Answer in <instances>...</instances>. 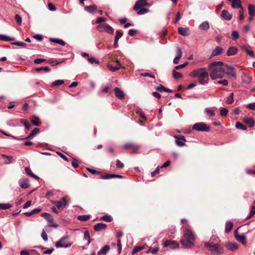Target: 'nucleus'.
I'll use <instances>...</instances> for the list:
<instances>
[{
	"label": "nucleus",
	"mask_w": 255,
	"mask_h": 255,
	"mask_svg": "<svg viewBox=\"0 0 255 255\" xmlns=\"http://www.w3.org/2000/svg\"><path fill=\"white\" fill-rule=\"evenodd\" d=\"M142 249H143V248L142 247H140V246L135 247L132 251V254L133 255V254L141 251Z\"/></svg>",
	"instance_id": "obj_54"
},
{
	"label": "nucleus",
	"mask_w": 255,
	"mask_h": 255,
	"mask_svg": "<svg viewBox=\"0 0 255 255\" xmlns=\"http://www.w3.org/2000/svg\"><path fill=\"white\" fill-rule=\"evenodd\" d=\"M108 68L109 69V70H110L111 71H112L113 72L116 71L122 68H124L123 66H115V67H114L112 65H108Z\"/></svg>",
	"instance_id": "obj_50"
},
{
	"label": "nucleus",
	"mask_w": 255,
	"mask_h": 255,
	"mask_svg": "<svg viewBox=\"0 0 255 255\" xmlns=\"http://www.w3.org/2000/svg\"><path fill=\"white\" fill-rule=\"evenodd\" d=\"M50 41L55 43L58 44L62 46H64L66 44V43L63 40L60 39L51 38H50Z\"/></svg>",
	"instance_id": "obj_28"
},
{
	"label": "nucleus",
	"mask_w": 255,
	"mask_h": 255,
	"mask_svg": "<svg viewBox=\"0 0 255 255\" xmlns=\"http://www.w3.org/2000/svg\"><path fill=\"white\" fill-rule=\"evenodd\" d=\"M226 247H227L229 250L234 251L238 249V245L236 243H227L226 244Z\"/></svg>",
	"instance_id": "obj_23"
},
{
	"label": "nucleus",
	"mask_w": 255,
	"mask_h": 255,
	"mask_svg": "<svg viewBox=\"0 0 255 255\" xmlns=\"http://www.w3.org/2000/svg\"><path fill=\"white\" fill-rule=\"evenodd\" d=\"M70 237L68 236H66L61 239H60L58 241L56 242L55 246L56 248H70L72 245V243L70 242L69 240Z\"/></svg>",
	"instance_id": "obj_6"
},
{
	"label": "nucleus",
	"mask_w": 255,
	"mask_h": 255,
	"mask_svg": "<svg viewBox=\"0 0 255 255\" xmlns=\"http://www.w3.org/2000/svg\"><path fill=\"white\" fill-rule=\"evenodd\" d=\"M204 246L213 255H221L224 253L223 247L218 244L209 242L205 243Z\"/></svg>",
	"instance_id": "obj_5"
},
{
	"label": "nucleus",
	"mask_w": 255,
	"mask_h": 255,
	"mask_svg": "<svg viewBox=\"0 0 255 255\" xmlns=\"http://www.w3.org/2000/svg\"><path fill=\"white\" fill-rule=\"evenodd\" d=\"M223 64L224 63L222 61L213 62L209 64L210 76L213 80L223 77L225 72V70L222 67Z\"/></svg>",
	"instance_id": "obj_1"
},
{
	"label": "nucleus",
	"mask_w": 255,
	"mask_h": 255,
	"mask_svg": "<svg viewBox=\"0 0 255 255\" xmlns=\"http://www.w3.org/2000/svg\"><path fill=\"white\" fill-rule=\"evenodd\" d=\"M236 128H237V129H242V130H245L247 129V127L242 124L241 123L239 122H238L236 123Z\"/></svg>",
	"instance_id": "obj_40"
},
{
	"label": "nucleus",
	"mask_w": 255,
	"mask_h": 255,
	"mask_svg": "<svg viewBox=\"0 0 255 255\" xmlns=\"http://www.w3.org/2000/svg\"><path fill=\"white\" fill-rule=\"evenodd\" d=\"M244 122L248 124L250 127H253L255 125V122L252 118H247L244 120Z\"/></svg>",
	"instance_id": "obj_38"
},
{
	"label": "nucleus",
	"mask_w": 255,
	"mask_h": 255,
	"mask_svg": "<svg viewBox=\"0 0 255 255\" xmlns=\"http://www.w3.org/2000/svg\"><path fill=\"white\" fill-rule=\"evenodd\" d=\"M232 38L234 40H237L239 36V32L237 31H233L232 33Z\"/></svg>",
	"instance_id": "obj_56"
},
{
	"label": "nucleus",
	"mask_w": 255,
	"mask_h": 255,
	"mask_svg": "<svg viewBox=\"0 0 255 255\" xmlns=\"http://www.w3.org/2000/svg\"><path fill=\"white\" fill-rule=\"evenodd\" d=\"M194 240L195 237L193 232L191 230L187 229L184 232L183 237L180 240V243L184 248L190 249L194 245Z\"/></svg>",
	"instance_id": "obj_3"
},
{
	"label": "nucleus",
	"mask_w": 255,
	"mask_h": 255,
	"mask_svg": "<svg viewBox=\"0 0 255 255\" xmlns=\"http://www.w3.org/2000/svg\"><path fill=\"white\" fill-rule=\"evenodd\" d=\"M241 79L242 82L245 84H249L252 80V77L251 76L245 74L242 75Z\"/></svg>",
	"instance_id": "obj_22"
},
{
	"label": "nucleus",
	"mask_w": 255,
	"mask_h": 255,
	"mask_svg": "<svg viewBox=\"0 0 255 255\" xmlns=\"http://www.w3.org/2000/svg\"><path fill=\"white\" fill-rule=\"evenodd\" d=\"M41 217L45 218L49 222L53 221V217L48 213H43L41 214Z\"/></svg>",
	"instance_id": "obj_33"
},
{
	"label": "nucleus",
	"mask_w": 255,
	"mask_h": 255,
	"mask_svg": "<svg viewBox=\"0 0 255 255\" xmlns=\"http://www.w3.org/2000/svg\"><path fill=\"white\" fill-rule=\"evenodd\" d=\"M97 28L100 32H105L110 34H114V28L107 24H100L97 26Z\"/></svg>",
	"instance_id": "obj_8"
},
{
	"label": "nucleus",
	"mask_w": 255,
	"mask_h": 255,
	"mask_svg": "<svg viewBox=\"0 0 255 255\" xmlns=\"http://www.w3.org/2000/svg\"><path fill=\"white\" fill-rule=\"evenodd\" d=\"M101 220L111 222L112 221V218L109 215H106L101 217Z\"/></svg>",
	"instance_id": "obj_49"
},
{
	"label": "nucleus",
	"mask_w": 255,
	"mask_h": 255,
	"mask_svg": "<svg viewBox=\"0 0 255 255\" xmlns=\"http://www.w3.org/2000/svg\"><path fill=\"white\" fill-rule=\"evenodd\" d=\"M188 30L189 29L188 28H183L182 27H179L178 28V33L183 36H187L188 35Z\"/></svg>",
	"instance_id": "obj_27"
},
{
	"label": "nucleus",
	"mask_w": 255,
	"mask_h": 255,
	"mask_svg": "<svg viewBox=\"0 0 255 255\" xmlns=\"http://www.w3.org/2000/svg\"><path fill=\"white\" fill-rule=\"evenodd\" d=\"M176 51L177 55L174 58L173 61V63L175 64H178L179 63V61L182 56V51L181 49L179 47H177Z\"/></svg>",
	"instance_id": "obj_14"
},
{
	"label": "nucleus",
	"mask_w": 255,
	"mask_h": 255,
	"mask_svg": "<svg viewBox=\"0 0 255 255\" xmlns=\"http://www.w3.org/2000/svg\"><path fill=\"white\" fill-rule=\"evenodd\" d=\"M205 113L210 117H214L215 116L214 110L212 108H207L205 109Z\"/></svg>",
	"instance_id": "obj_39"
},
{
	"label": "nucleus",
	"mask_w": 255,
	"mask_h": 255,
	"mask_svg": "<svg viewBox=\"0 0 255 255\" xmlns=\"http://www.w3.org/2000/svg\"><path fill=\"white\" fill-rule=\"evenodd\" d=\"M233 224L231 222H227L226 223L225 232L226 233L230 232L233 228Z\"/></svg>",
	"instance_id": "obj_35"
},
{
	"label": "nucleus",
	"mask_w": 255,
	"mask_h": 255,
	"mask_svg": "<svg viewBox=\"0 0 255 255\" xmlns=\"http://www.w3.org/2000/svg\"><path fill=\"white\" fill-rule=\"evenodd\" d=\"M116 35L115 37L114 45L115 47H117L119 39L123 35V32L122 31L118 30L116 31Z\"/></svg>",
	"instance_id": "obj_18"
},
{
	"label": "nucleus",
	"mask_w": 255,
	"mask_h": 255,
	"mask_svg": "<svg viewBox=\"0 0 255 255\" xmlns=\"http://www.w3.org/2000/svg\"><path fill=\"white\" fill-rule=\"evenodd\" d=\"M64 83V81L63 80H57L53 82L51 84V87H56L62 85Z\"/></svg>",
	"instance_id": "obj_32"
},
{
	"label": "nucleus",
	"mask_w": 255,
	"mask_h": 255,
	"mask_svg": "<svg viewBox=\"0 0 255 255\" xmlns=\"http://www.w3.org/2000/svg\"><path fill=\"white\" fill-rule=\"evenodd\" d=\"M88 60L91 64L95 63L97 65H98L99 64V60H97L96 59H95L94 57H88Z\"/></svg>",
	"instance_id": "obj_51"
},
{
	"label": "nucleus",
	"mask_w": 255,
	"mask_h": 255,
	"mask_svg": "<svg viewBox=\"0 0 255 255\" xmlns=\"http://www.w3.org/2000/svg\"><path fill=\"white\" fill-rule=\"evenodd\" d=\"M188 64V62H186L182 64H180L179 65H177L175 67L174 69L175 70H178L179 69L183 68H184L187 64Z\"/></svg>",
	"instance_id": "obj_60"
},
{
	"label": "nucleus",
	"mask_w": 255,
	"mask_h": 255,
	"mask_svg": "<svg viewBox=\"0 0 255 255\" xmlns=\"http://www.w3.org/2000/svg\"><path fill=\"white\" fill-rule=\"evenodd\" d=\"M173 77L175 79H179L183 77V75L178 72H177L174 69L172 71Z\"/></svg>",
	"instance_id": "obj_45"
},
{
	"label": "nucleus",
	"mask_w": 255,
	"mask_h": 255,
	"mask_svg": "<svg viewBox=\"0 0 255 255\" xmlns=\"http://www.w3.org/2000/svg\"><path fill=\"white\" fill-rule=\"evenodd\" d=\"M238 48L236 46L230 47L227 52V55L229 56H233L236 54Z\"/></svg>",
	"instance_id": "obj_21"
},
{
	"label": "nucleus",
	"mask_w": 255,
	"mask_h": 255,
	"mask_svg": "<svg viewBox=\"0 0 255 255\" xmlns=\"http://www.w3.org/2000/svg\"><path fill=\"white\" fill-rule=\"evenodd\" d=\"M90 218V215H80L78 217V219L82 221H86L88 220Z\"/></svg>",
	"instance_id": "obj_47"
},
{
	"label": "nucleus",
	"mask_w": 255,
	"mask_h": 255,
	"mask_svg": "<svg viewBox=\"0 0 255 255\" xmlns=\"http://www.w3.org/2000/svg\"><path fill=\"white\" fill-rule=\"evenodd\" d=\"M14 18L18 25H20L21 24L22 18L19 15L16 14L14 16Z\"/></svg>",
	"instance_id": "obj_53"
},
{
	"label": "nucleus",
	"mask_w": 255,
	"mask_h": 255,
	"mask_svg": "<svg viewBox=\"0 0 255 255\" xmlns=\"http://www.w3.org/2000/svg\"><path fill=\"white\" fill-rule=\"evenodd\" d=\"M223 48L220 46L216 47L212 52L211 58L221 54L223 52Z\"/></svg>",
	"instance_id": "obj_20"
},
{
	"label": "nucleus",
	"mask_w": 255,
	"mask_h": 255,
	"mask_svg": "<svg viewBox=\"0 0 255 255\" xmlns=\"http://www.w3.org/2000/svg\"><path fill=\"white\" fill-rule=\"evenodd\" d=\"M239 13V18L241 20H243L244 19V8L243 7L240 8Z\"/></svg>",
	"instance_id": "obj_61"
},
{
	"label": "nucleus",
	"mask_w": 255,
	"mask_h": 255,
	"mask_svg": "<svg viewBox=\"0 0 255 255\" xmlns=\"http://www.w3.org/2000/svg\"><path fill=\"white\" fill-rule=\"evenodd\" d=\"M41 237L43 239V240L44 241H47V240H48V237H47V234L45 232V231L43 229L42 233H41Z\"/></svg>",
	"instance_id": "obj_64"
},
{
	"label": "nucleus",
	"mask_w": 255,
	"mask_h": 255,
	"mask_svg": "<svg viewBox=\"0 0 255 255\" xmlns=\"http://www.w3.org/2000/svg\"><path fill=\"white\" fill-rule=\"evenodd\" d=\"M165 89V87L161 84L156 87V90L159 91L160 92H164Z\"/></svg>",
	"instance_id": "obj_63"
},
{
	"label": "nucleus",
	"mask_w": 255,
	"mask_h": 255,
	"mask_svg": "<svg viewBox=\"0 0 255 255\" xmlns=\"http://www.w3.org/2000/svg\"><path fill=\"white\" fill-rule=\"evenodd\" d=\"M51 202L52 204H54L59 210L64 209L68 204L67 201L64 198H62L60 201H52Z\"/></svg>",
	"instance_id": "obj_9"
},
{
	"label": "nucleus",
	"mask_w": 255,
	"mask_h": 255,
	"mask_svg": "<svg viewBox=\"0 0 255 255\" xmlns=\"http://www.w3.org/2000/svg\"><path fill=\"white\" fill-rule=\"evenodd\" d=\"M248 12L249 15L255 16V5L249 4L248 5Z\"/></svg>",
	"instance_id": "obj_29"
},
{
	"label": "nucleus",
	"mask_w": 255,
	"mask_h": 255,
	"mask_svg": "<svg viewBox=\"0 0 255 255\" xmlns=\"http://www.w3.org/2000/svg\"><path fill=\"white\" fill-rule=\"evenodd\" d=\"M215 83L216 84H221L224 86H227L228 85V82L226 79L218 81L217 82H215Z\"/></svg>",
	"instance_id": "obj_55"
},
{
	"label": "nucleus",
	"mask_w": 255,
	"mask_h": 255,
	"mask_svg": "<svg viewBox=\"0 0 255 255\" xmlns=\"http://www.w3.org/2000/svg\"><path fill=\"white\" fill-rule=\"evenodd\" d=\"M235 238L238 242L244 245L247 244L246 237L245 235H240L237 233L235 235Z\"/></svg>",
	"instance_id": "obj_17"
},
{
	"label": "nucleus",
	"mask_w": 255,
	"mask_h": 255,
	"mask_svg": "<svg viewBox=\"0 0 255 255\" xmlns=\"http://www.w3.org/2000/svg\"><path fill=\"white\" fill-rule=\"evenodd\" d=\"M221 16L223 19L226 20H230L232 18V15L230 14L228 11L225 9L222 10Z\"/></svg>",
	"instance_id": "obj_16"
},
{
	"label": "nucleus",
	"mask_w": 255,
	"mask_h": 255,
	"mask_svg": "<svg viewBox=\"0 0 255 255\" xmlns=\"http://www.w3.org/2000/svg\"><path fill=\"white\" fill-rule=\"evenodd\" d=\"M232 7L233 8H241L243 6L241 5V1L240 0H234L232 1Z\"/></svg>",
	"instance_id": "obj_34"
},
{
	"label": "nucleus",
	"mask_w": 255,
	"mask_h": 255,
	"mask_svg": "<svg viewBox=\"0 0 255 255\" xmlns=\"http://www.w3.org/2000/svg\"><path fill=\"white\" fill-rule=\"evenodd\" d=\"M147 0H138L135 2L133 7V9L136 12L137 14H144L149 11V9L143 7L144 6L149 5V3L147 2Z\"/></svg>",
	"instance_id": "obj_4"
},
{
	"label": "nucleus",
	"mask_w": 255,
	"mask_h": 255,
	"mask_svg": "<svg viewBox=\"0 0 255 255\" xmlns=\"http://www.w3.org/2000/svg\"><path fill=\"white\" fill-rule=\"evenodd\" d=\"M255 215V206H252L251 207L249 215L246 218V219H249Z\"/></svg>",
	"instance_id": "obj_42"
},
{
	"label": "nucleus",
	"mask_w": 255,
	"mask_h": 255,
	"mask_svg": "<svg viewBox=\"0 0 255 255\" xmlns=\"http://www.w3.org/2000/svg\"><path fill=\"white\" fill-rule=\"evenodd\" d=\"M192 129L199 131H209L210 128L204 123H197L192 126Z\"/></svg>",
	"instance_id": "obj_7"
},
{
	"label": "nucleus",
	"mask_w": 255,
	"mask_h": 255,
	"mask_svg": "<svg viewBox=\"0 0 255 255\" xmlns=\"http://www.w3.org/2000/svg\"><path fill=\"white\" fill-rule=\"evenodd\" d=\"M234 102V93L230 94L229 96L227 98L226 103L228 104H231Z\"/></svg>",
	"instance_id": "obj_46"
},
{
	"label": "nucleus",
	"mask_w": 255,
	"mask_h": 255,
	"mask_svg": "<svg viewBox=\"0 0 255 255\" xmlns=\"http://www.w3.org/2000/svg\"><path fill=\"white\" fill-rule=\"evenodd\" d=\"M0 40L4 41H10L14 40L15 38L4 34H0Z\"/></svg>",
	"instance_id": "obj_30"
},
{
	"label": "nucleus",
	"mask_w": 255,
	"mask_h": 255,
	"mask_svg": "<svg viewBox=\"0 0 255 255\" xmlns=\"http://www.w3.org/2000/svg\"><path fill=\"white\" fill-rule=\"evenodd\" d=\"M106 228L107 225L102 223H99L95 224L94 226V230L96 232L101 231L105 229Z\"/></svg>",
	"instance_id": "obj_15"
},
{
	"label": "nucleus",
	"mask_w": 255,
	"mask_h": 255,
	"mask_svg": "<svg viewBox=\"0 0 255 255\" xmlns=\"http://www.w3.org/2000/svg\"><path fill=\"white\" fill-rule=\"evenodd\" d=\"M110 246L109 245H105L100 251V253H102L103 255H106L108 252L110 250Z\"/></svg>",
	"instance_id": "obj_41"
},
{
	"label": "nucleus",
	"mask_w": 255,
	"mask_h": 255,
	"mask_svg": "<svg viewBox=\"0 0 255 255\" xmlns=\"http://www.w3.org/2000/svg\"><path fill=\"white\" fill-rule=\"evenodd\" d=\"M85 10L89 13H93L97 10V6L95 5L87 6L85 7Z\"/></svg>",
	"instance_id": "obj_26"
},
{
	"label": "nucleus",
	"mask_w": 255,
	"mask_h": 255,
	"mask_svg": "<svg viewBox=\"0 0 255 255\" xmlns=\"http://www.w3.org/2000/svg\"><path fill=\"white\" fill-rule=\"evenodd\" d=\"M241 49L246 52L251 57H255V55L253 50H249L246 46H241Z\"/></svg>",
	"instance_id": "obj_31"
},
{
	"label": "nucleus",
	"mask_w": 255,
	"mask_h": 255,
	"mask_svg": "<svg viewBox=\"0 0 255 255\" xmlns=\"http://www.w3.org/2000/svg\"><path fill=\"white\" fill-rule=\"evenodd\" d=\"M164 247H169L171 249H176L179 246L177 242L171 240H166L163 244Z\"/></svg>",
	"instance_id": "obj_11"
},
{
	"label": "nucleus",
	"mask_w": 255,
	"mask_h": 255,
	"mask_svg": "<svg viewBox=\"0 0 255 255\" xmlns=\"http://www.w3.org/2000/svg\"><path fill=\"white\" fill-rule=\"evenodd\" d=\"M13 207V205L9 203H0V209L6 210Z\"/></svg>",
	"instance_id": "obj_37"
},
{
	"label": "nucleus",
	"mask_w": 255,
	"mask_h": 255,
	"mask_svg": "<svg viewBox=\"0 0 255 255\" xmlns=\"http://www.w3.org/2000/svg\"><path fill=\"white\" fill-rule=\"evenodd\" d=\"M174 138L176 139L175 143L179 146H182L185 145L186 141L185 138L181 135H175Z\"/></svg>",
	"instance_id": "obj_12"
},
{
	"label": "nucleus",
	"mask_w": 255,
	"mask_h": 255,
	"mask_svg": "<svg viewBox=\"0 0 255 255\" xmlns=\"http://www.w3.org/2000/svg\"><path fill=\"white\" fill-rule=\"evenodd\" d=\"M226 73L231 78H233L234 79H236V70L234 67L232 65H226Z\"/></svg>",
	"instance_id": "obj_10"
},
{
	"label": "nucleus",
	"mask_w": 255,
	"mask_h": 255,
	"mask_svg": "<svg viewBox=\"0 0 255 255\" xmlns=\"http://www.w3.org/2000/svg\"><path fill=\"white\" fill-rule=\"evenodd\" d=\"M246 107L251 110H255V103H251L247 105Z\"/></svg>",
	"instance_id": "obj_62"
},
{
	"label": "nucleus",
	"mask_w": 255,
	"mask_h": 255,
	"mask_svg": "<svg viewBox=\"0 0 255 255\" xmlns=\"http://www.w3.org/2000/svg\"><path fill=\"white\" fill-rule=\"evenodd\" d=\"M63 62V61L56 60H49L48 61V63L50 64L52 66H54L57 65H58Z\"/></svg>",
	"instance_id": "obj_48"
},
{
	"label": "nucleus",
	"mask_w": 255,
	"mask_h": 255,
	"mask_svg": "<svg viewBox=\"0 0 255 255\" xmlns=\"http://www.w3.org/2000/svg\"><path fill=\"white\" fill-rule=\"evenodd\" d=\"M18 183L19 186L23 189H26L30 186L29 180L27 178L20 179Z\"/></svg>",
	"instance_id": "obj_13"
},
{
	"label": "nucleus",
	"mask_w": 255,
	"mask_h": 255,
	"mask_svg": "<svg viewBox=\"0 0 255 255\" xmlns=\"http://www.w3.org/2000/svg\"><path fill=\"white\" fill-rule=\"evenodd\" d=\"M101 178L102 179H109L112 178V174L106 173L101 176Z\"/></svg>",
	"instance_id": "obj_59"
},
{
	"label": "nucleus",
	"mask_w": 255,
	"mask_h": 255,
	"mask_svg": "<svg viewBox=\"0 0 255 255\" xmlns=\"http://www.w3.org/2000/svg\"><path fill=\"white\" fill-rule=\"evenodd\" d=\"M190 76L194 77H198V80L199 83L202 85H205L208 84L209 81V74L206 71V68H201L193 70Z\"/></svg>",
	"instance_id": "obj_2"
},
{
	"label": "nucleus",
	"mask_w": 255,
	"mask_h": 255,
	"mask_svg": "<svg viewBox=\"0 0 255 255\" xmlns=\"http://www.w3.org/2000/svg\"><path fill=\"white\" fill-rule=\"evenodd\" d=\"M84 239L85 240L88 241V243L87 244V245H89L90 244V243H91V238H90V236L89 232L88 231H85L84 232Z\"/></svg>",
	"instance_id": "obj_43"
},
{
	"label": "nucleus",
	"mask_w": 255,
	"mask_h": 255,
	"mask_svg": "<svg viewBox=\"0 0 255 255\" xmlns=\"http://www.w3.org/2000/svg\"><path fill=\"white\" fill-rule=\"evenodd\" d=\"M33 119L31 121V123L35 126H38L40 124L39 118L36 116H32Z\"/></svg>",
	"instance_id": "obj_36"
},
{
	"label": "nucleus",
	"mask_w": 255,
	"mask_h": 255,
	"mask_svg": "<svg viewBox=\"0 0 255 255\" xmlns=\"http://www.w3.org/2000/svg\"><path fill=\"white\" fill-rule=\"evenodd\" d=\"M228 113V110L225 108H221L220 109V114L222 117H226Z\"/></svg>",
	"instance_id": "obj_44"
},
{
	"label": "nucleus",
	"mask_w": 255,
	"mask_h": 255,
	"mask_svg": "<svg viewBox=\"0 0 255 255\" xmlns=\"http://www.w3.org/2000/svg\"><path fill=\"white\" fill-rule=\"evenodd\" d=\"M11 44L14 45L21 46V47H24L26 45V44L24 42H21V41L14 42H12Z\"/></svg>",
	"instance_id": "obj_57"
},
{
	"label": "nucleus",
	"mask_w": 255,
	"mask_h": 255,
	"mask_svg": "<svg viewBox=\"0 0 255 255\" xmlns=\"http://www.w3.org/2000/svg\"><path fill=\"white\" fill-rule=\"evenodd\" d=\"M36 72H39L40 71L44 70L46 72H49L50 71V69L48 67H41L39 68H35V69Z\"/></svg>",
	"instance_id": "obj_52"
},
{
	"label": "nucleus",
	"mask_w": 255,
	"mask_h": 255,
	"mask_svg": "<svg viewBox=\"0 0 255 255\" xmlns=\"http://www.w3.org/2000/svg\"><path fill=\"white\" fill-rule=\"evenodd\" d=\"M210 27L209 22L207 21H205L200 24L199 28L202 30H207Z\"/></svg>",
	"instance_id": "obj_25"
},
{
	"label": "nucleus",
	"mask_w": 255,
	"mask_h": 255,
	"mask_svg": "<svg viewBox=\"0 0 255 255\" xmlns=\"http://www.w3.org/2000/svg\"><path fill=\"white\" fill-rule=\"evenodd\" d=\"M39 131L40 129L38 128H35L27 137L22 138V139L32 138Z\"/></svg>",
	"instance_id": "obj_24"
},
{
	"label": "nucleus",
	"mask_w": 255,
	"mask_h": 255,
	"mask_svg": "<svg viewBox=\"0 0 255 255\" xmlns=\"http://www.w3.org/2000/svg\"><path fill=\"white\" fill-rule=\"evenodd\" d=\"M71 164H72V166L74 168H76L78 167L79 166V162L78 161L75 159V158H73L72 161V162H71Z\"/></svg>",
	"instance_id": "obj_58"
},
{
	"label": "nucleus",
	"mask_w": 255,
	"mask_h": 255,
	"mask_svg": "<svg viewBox=\"0 0 255 255\" xmlns=\"http://www.w3.org/2000/svg\"><path fill=\"white\" fill-rule=\"evenodd\" d=\"M115 92L116 96L120 99H123L124 98V93L120 88L116 87L115 88Z\"/></svg>",
	"instance_id": "obj_19"
}]
</instances>
